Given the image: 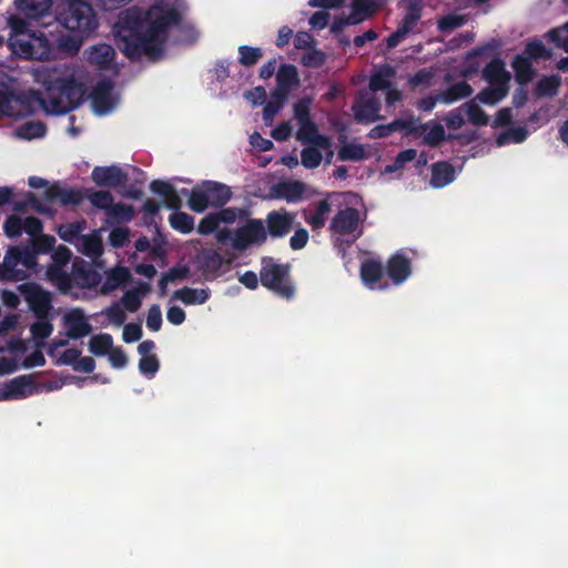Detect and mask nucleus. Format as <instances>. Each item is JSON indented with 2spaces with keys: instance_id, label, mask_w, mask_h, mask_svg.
Here are the masks:
<instances>
[{
  "instance_id": "obj_1",
  "label": "nucleus",
  "mask_w": 568,
  "mask_h": 568,
  "mask_svg": "<svg viewBox=\"0 0 568 568\" xmlns=\"http://www.w3.org/2000/svg\"><path fill=\"white\" fill-rule=\"evenodd\" d=\"M182 22L175 3L158 0L145 11L132 7L119 16L116 37L125 57L138 61L142 57L155 61L163 55L169 32Z\"/></svg>"
},
{
  "instance_id": "obj_2",
  "label": "nucleus",
  "mask_w": 568,
  "mask_h": 568,
  "mask_svg": "<svg viewBox=\"0 0 568 568\" xmlns=\"http://www.w3.org/2000/svg\"><path fill=\"white\" fill-rule=\"evenodd\" d=\"M44 84V92H33V98L47 114H65L83 101L84 85L72 75L50 78Z\"/></svg>"
},
{
  "instance_id": "obj_3",
  "label": "nucleus",
  "mask_w": 568,
  "mask_h": 568,
  "mask_svg": "<svg viewBox=\"0 0 568 568\" xmlns=\"http://www.w3.org/2000/svg\"><path fill=\"white\" fill-rule=\"evenodd\" d=\"M59 22L69 31L73 51H79L82 42L93 33L99 23L92 6L84 0H68L58 14Z\"/></svg>"
},
{
  "instance_id": "obj_4",
  "label": "nucleus",
  "mask_w": 568,
  "mask_h": 568,
  "mask_svg": "<svg viewBox=\"0 0 568 568\" xmlns=\"http://www.w3.org/2000/svg\"><path fill=\"white\" fill-rule=\"evenodd\" d=\"M189 193V207L195 213H203L209 206L223 207L232 199L229 185L216 181H203Z\"/></svg>"
},
{
  "instance_id": "obj_5",
  "label": "nucleus",
  "mask_w": 568,
  "mask_h": 568,
  "mask_svg": "<svg viewBox=\"0 0 568 568\" xmlns=\"http://www.w3.org/2000/svg\"><path fill=\"white\" fill-rule=\"evenodd\" d=\"M290 265L274 263L272 258H264L260 271L261 284L278 296L291 300L295 295V287L290 281Z\"/></svg>"
},
{
  "instance_id": "obj_6",
  "label": "nucleus",
  "mask_w": 568,
  "mask_h": 568,
  "mask_svg": "<svg viewBox=\"0 0 568 568\" xmlns=\"http://www.w3.org/2000/svg\"><path fill=\"white\" fill-rule=\"evenodd\" d=\"M329 230L338 235L351 236V242H355L364 233L361 212L352 206L338 210L331 220Z\"/></svg>"
},
{
  "instance_id": "obj_7",
  "label": "nucleus",
  "mask_w": 568,
  "mask_h": 568,
  "mask_svg": "<svg viewBox=\"0 0 568 568\" xmlns=\"http://www.w3.org/2000/svg\"><path fill=\"white\" fill-rule=\"evenodd\" d=\"M267 241L263 220L247 219L245 224L234 231L233 248L245 251L251 246H261Z\"/></svg>"
},
{
  "instance_id": "obj_8",
  "label": "nucleus",
  "mask_w": 568,
  "mask_h": 568,
  "mask_svg": "<svg viewBox=\"0 0 568 568\" xmlns=\"http://www.w3.org/2000/svg\"><path fill=\"white\" fill-rule=\"evenodd\" d=\"M54 244V236L41 233L27 245H17L21 268L27 270V273L33 271L38 265V254L50 252Z\"/></svg>"
},
{
  "instance_id": "obj_9",
  "label": "nucleus",
  "mask_w": 568,
  "mask_h": 568,
  "mask_svg": "<svg viewBox=\"0 0 568 568\" xmlns=\"http://www.w3.org/2000/svg\"><path fill=\"white\" fill-rule=\"evenodd\" d=\"M18 291L22 294L30 310L39 320H43L48 316L52 307V296L50 292L43 290L34 282L20 284Z\"/></svg>"
},
{
  "instance_id": "obj_10",
  "label": "nucleus",
  "mask_w": 568,
  "mask_h": 568,
  "mask_svg": "<svg viewBox=\"0 0 568 568\" xmlns=\"http://www.w3.org/2000/svg\"><path fill=\"white\" fill-rule=\"evenodd\" d=\"M295 215L286 209L273 210L266 214L264 222L267 237H285L293 229Z\"/></svg>"
},
{
  "instance_id": "obj_11",
  "label": "nucleus",
  "mask_w": 568,
  "mask_h": 568,
  "mask_svg": "<svg viewBox=\"0 0 568 568\" xmlns=\"http://www.w3.org/2000/svg\"><path fill=\"white\" fill-rule=\"evenodd\" d=\"M18 246H9L4 253L3 261L0 263V281L21 282L29 277L27 270L19 267Z\"/></svg>"
},
{
  "instance_id": "obj_12",
  "label": "nucleus",
  "mask_w": 568,
  "mask_h": 568,
  "mask_svg": "<svg viewBox=\"0 0 568 568\" xmlns=\"http://www.w3.org/2000/svg\"><path fill=\"white\" fill-rule=\"evenodd\" d=\"M385 266L381 261L367 258L361 263L359 276L369 290H387L388 283L383 282Z\"/></svg>"
},
{
  "instance_id": "obj_13",
  "label": "nucleus",
  "mask_w": 568,
  "mask_h": 568,
  "mask_svg": "<svg viewBox=\"0 0 568 568\" xmlns=\"http://www.w3.org/2000/svg\"><path fill=\"white\" fill-rule=\"evenodd\" d=\"M385 272L395 286L402 285L412 275V261L397 252L387 260Z\"/></svg>"
},
{
  "instance_id": "obj_14",
  "label": "nucleus",
  "mask_w": 568,
  "mask_h": 568,
  "mask_svg": "<svg viewBox=\"0 0 568 568\" xmlns=\"http://www.w3.org/2000/svg\"><path fill=\"white\" fill-rule=\"evenodd\" d=\"M92 181L98 186L116 187L128 182V174L119 166H95L91 173Z\"/></svg>"
},
{
  "instance_id": "obj_15",
  "label": "nucleus",
  "mask_w": 568,
  "mask_h": 568,
  "mask_svg": "<svg viewBox=\"0 0 568 568\" xmlns=\"http://www.w3.org/2000/svg\"><path fill=\"white\" fill-rule=\"evenodd\" d=\"M34 40L47 41L44 38H37L34 32H28L26 37L9 36L7 42L11 51L21 58L41 59V54L33 43Z\"/></svg>"
},
{
  "instance_id": "obj_16",
  "label": "nucleus",
  "mask_w": 568,
  "mask_h": 568,
  "mask_svg": "<svg viewBox=\"0 0 568 568\" xmlns=\"http://www.w3.org/2000/svg\"><path fill=\"white\" fill-rule=\"evenodd\" d=\"M36 383L32 375H20L4 385L3 399L26 398L36 392Z\"/></svg>"
},
{
  "instance_id": "obj_17",
  "label": "nucleus",
  "mask_w": 568,
  "mask_h": 568,
  "mask_svg": "<svg viewBox=\"0 0 568 568\" xmlns=\"http://www.w3.org/2000/svg\"><path fill=\"white\" fill-rule=\"evenodd\" d=\"M113 83L110 80H101L93 88L91 93V102L97 114L103 115L113 109L111 99Z\"/></svg>"
},
{
  "instance_id": "obj_18",
  "label": "nucleus",
  "mask_w": 568,
  "mask_h": 568,
  "mask_svg": "<svg viewBox=\"0 0 568 568\" xmlns=\"http://www.w3.org/2000/svg\"><path fill=\"white\" fill-rule=\"evenodd\" d=\"M64 324L68 327L69 338L79 339L89 335L92 331L91 324L87 321L84 313L80 308L71 310L64 315Z\"/></svg>"
},
{
  "instance_id": "obj_19",
  "label": "nucleus",
  "mask_w": 568,
  "mask_h": 568,
  "mask_svg": "<svg viewBox=\"0 0 568 568\" xmlns=\"http://www.w3.org/2000/svg\"><path fill=\"white\" fill-rule=\"evenodd\" d=\"M483 78L489 84L509 87L510 73L505 69V62L500 58H494L483 69Z\"/></svg>"
},
{
  "instance_id": "obj_20",
  "label": "nucleus",
  "mask_w": 568,
  "mask_h": 568,
  "mask_svg": "<svg viewBox=\"0 0 568 568\" xmlns=\"http://www.w3.org/2000/svg\"><path fill=\"white\" fill-rule=\"evenodd\" d=\"M44 196L49 201L59 200L63 205H79L83 200V194L77 189H63L57 184L47 187Z\"/></svg>"
},
{
  "instance_id": "obj_21",
  "label": "nucleus",
  "mask_w": 568,
  "mask_h": 568,
  "mask_svg": "<svg viewBox=\"0 0 568 568\" xmlns=\"http://www.w3.org/2000/svg\"><path fill=\"white\" fill-rule=\"evenodd\" d=\"M300 128L296 134L297 140L312 143L320 149H327L331 141L326 135L318 134L316 124L313 121L298 123Z\"/></svg>"
},
{
  "instance_id": "obj_22",
  "label": "nucleus",
  "mask_w": 568,
  "mask_h": 568,
  "mask_svg": "<svg viewBox=\"0 0 568 568\" xmlns=\"http://www.w3.org/2000/svg\"><path fill=\"white\" fill-rule=\"evenodd\" d=\"M24 103V95L16 93L7 85H0V114L16 116L20 113L18 105Z\"/></svg>"
},
{
  "instance_id": "obj_23",
  "label": "nucleus",
  "mask_w": 568,
  "mask_h": 568,
  "mask_svg": "<svg viewBox=\"0 0 568 568\" xmlns=\"http://www.w3.org/2000/svg\"><path fill=\"white\" fill-rule=\"evenodd\" d=\"M381 105L375 98L361 100L353 105L355 120L359 123H372L378 119Z\"/></svg>"
},
{
  "instance_id": "obj_24",
  "label": "nucleus",
  "mask_w": 568,
  "mask_h": 568,
  "mask_svg": "<svg viewBox=\"0 0 568 568\" xmlns=\"http://www.w3.org/2000/svg\"><path fill=\"white\" fill-rule=\"evenodd\" d=\"M14 4L27 18L39 19L50 11L52 0H14Z\"/></svg>"
},
{
  "instance_id": "obj_25",
  "label": "nucleus",
  "mask_w": 568,
  "mask_h": 568,
  "mask_svg": "<svg viewBox=\"0 0 568 568\" xmlns=\"http://www.w3.org/2000/svg\"><path fill=\"white\" fill-rule=\"evenodd\" d=\"M511 68L515 72V80L519 85L528 84L536 75L531 61L521 54H517L514 58Z\"/></svg>"
},
{
  "instance_id": "obj_26",
  "label": "nucleus",
  "mask_w": 568,
  "mask_h": 568,
  "mask_svg": "<svg viewBox=\"0 0 568 568\" xmlns=\"http://www.w3.org/2000/svg\"><path fill=\"white\" fill-rule=\"evenodd\" d=\"M454 179L455 169L450 163L446 161H440L433 164L430 184L434 187H444L450 182H453Z\"/></svg>"
},
{
  "instance_id": "obj_27",
  "label": "nucleus",
  "mask_w": 568,
  "mask_h": 568,
  "mask_svg": "<svg viewBox=\"0 0 568 568\" xmlns=\"http://www.w3.org/2000/svg\"><path fill=\"white\" fill-rule=\"evenodd\" d=\"M273 190L276 197L285 199L287 202H296L302 199L305 184L301 181H286L276 184Z\"/></svg>"
},
{
  "instance_id": "obj_28",
  "label": "nucleus",
  "mask_w": 568,
  "mask_h": 568,
  "mask_svg": "<svg viewBox=\"0 0 568 568\" xmlns=\"http://www.w3.org/2000/svg\"><path fill=\"white\" fill-rule=\"evenodd\" d=\"M73 282L82 288L93 287L98 284V274L84 262H74L72 266Z\"/></svg>"
},
{
  "instance_id": "obj_29",
  "label": "nucleus",
  "mask_w": 568,
  "mask_h": 568,
  "mask_svg": "<svg viewBox=\"0 0 568 568\" xmlns=\"http://www.w3.org/2000/svg\"><path fill=\"white\" fill-rule=\"evenodd\" d=\"M172 298L179 300L185 305L204 304L210 298V291L205 288H191L184 286L173 293Z\"/></svg>"
},
{
  "instance_id": "obj_30",
  "label": "nucleus",
  "mask_w": 568,
  "mask_h": 568,
  "mask_svg": "<svg viewBox=\"0 0 568 568\" xmlns=\"http://www.w3.org/2000/svg\"><path fill=\"white\" fill-rule=\"evenodd\" d=\"M423 4L420 0H408L406 12L398 26L403 32L408 34L416 27L422 18Z\"/></svg>"
},
{
  "instance_id": "obj_31",
  "label": "nucleus",
  "mask_w": 568,
  "mask_h": 568,
  "mask_svg": "<svg viewBox=\"0 0 568 568\" xmlns=\"http://www.w3.org/2000/svg\"><path fill=\"white\" fill-rule=\"evenodd\" d=\"M419 120L410 115L409 118H398L390 123L393 133L400 131L404 135H418L427 130V124L418 123Z\"/></svg>"
},
{
  "instance_id": "obj_32",
  "label": "nucleus",
  "mask_w": 568,
  "mask_h": 568,
  "mask_svg": "<svg viewBox=\"0 0 568 568\" xmlns=\"http://www.w3.org/2000/svg\"><path fill=\"white\" fill-rule=\"evenodd\" d=\"M300 85L298 72L293 64H282L276 73V87L291 91Z\"/></svg>"
},
{
  "instance_id": "obj_33",
  "label": "nucleus",
  "mask_w": 568,
  "mask_h": 568,
  "mask_svg": "<svg viewBox=\"0 0 568 568\" xmlns=\"http://www.w3.org/2000/svg\"><path fill=\"white\" fill-rule=\"evenodd\" d=\"M473 93L470 84L466 81H459L452 84L439 93V101L450 104L457 100L469 97Z\"/></svg>"
},
{
  "instance_id": "obj_34",
  "label": "nucleus",
  "mask_w": 568,
  "mask_h": 568,
  "mask_svg": "<svg viewBox=\"0 0 568 568\" xmlns=\"http://www.w3.org/2000/svg\"><path fill=\"white\" fill-rule=\"evenodd\" d=\"M131 277V274L126 267L119 266L111 270L102 285L101 292L108 294L118 287L126 284Z\"/></svg>"
},
{
  "instance_id": "obj_35",
  "label": "nucleus",
  "mask_w": 568,
  "mask_h": 568,
  "mask_svg": "<svg viewBox=\"0 0 568 568\" xmlns=\"http://www.w3.org/2000/svg\"><path fill=\"white\" fill-rule=\"evenodd\" d=\"M332 210V205L327 200H321L315 204L313 212L306 217V222L313 230H321L326 224V219Z\"/></svg>"
},
{
  "instance_id": "obj_36",
  "label": "nucleus",
  "mask_w": 568,
  "mask_h": 568,
  "mask_svg": "<svg viewBox=\"0 0 568 568\" xmlns=\"http://www.w3.org/2000/svg\"><path fill=\"white\" fill-rule=\"evenodd\" d=\"M377 7L376 0H353L349 16L358 24L372 17Z\"/></svg>"
},
{
  "instance_id": "obj_37",
  "label": "nucleus",
  "mask_w": 568,
  "mask_h": 568,
  "mask_svg": "<svg viewBox=\"0 0 568 568\" xmlns=\"http://www.w3.org/2000/svg\"><path fill=\"white\" fill-rule=\"evenodd\" d=\"M149 291L150 285L148 283L141 284L140 288L126 291L121 298L123 307L131 313L136 312L141 307L142 296Z\"/></svg>"
},
{
  "instance_id": "obj_38",
  "label": "nucleus",
  "mask_w": 568,
  "mask_h": 568,
  "mask_svg": "<svg viewBox=\"0 0 568 568\" xmlns=\"http://www.w3.org/2000/svg\"><path fill=\"white\" fill-rule=\"evenodd\" d=\"M509 91V87H503L498 84H489L488 88L481 90L477 95L476 100L484 104L494 105L501 101Z\"/></svg>"
},
{
  "instance_id": "obj_39",
  "label": "nucleus",
  "mask_w": 568,
  "mask_h": 568,
  "mask_svg": "<svg viewBox=\"0 0 568 568\" xmlns=\"http://www.w3.org/2000/svg\"><path fill=\"white\" fill-rule=\"evenodd\" d=\"M47 276L61 292H68L72 287V273H67L60 265H49Z\"/></svg>"
},
{
  "instance_id": "obj_40",
  "label": "nucleus",
  "mask_w": 568,
  "mask_h": 568,
  "mask_svg": "<svg viewBox=\"0 0 568 568\" xmlns=\"http://www.w3.org/2000/svg\"><path fill=\"white\" fill-rule=\"evenodd\" d=\"M134 209L130 204L113 203L106 216L112 223H129L134 219Z\"/></svg>"
},
{
  "instance_id": "obj_41",
  "label": "nucleus",
  "mask_w": 568,
  "mask_h": 568,
  "mask_svg": "<svg viewBox=\"0 0 568 568\" xmlns=\"http://www.w3.org/2000/svg\"><path fill=\"white\" fill-rule=\"evenodd\" d=\"M113 347V338L108 333L98 334L91 337L89 349L95 356L106 355Z\"/></svg>"
},
{
  "instance_id": "obj_42",
  "label": "nucleus",
  "mask_w": 568,
  "mask_h": 568,
  "mask_svg": "<svg viewBox=\"0 0 568 568\" xmlns=\"http://www.w3.org/2000/svg\"><path fill=\"white\" fill-rule=\"evenodd\" d=\"M560 78L557 75L542 77L535 85V94L538 98L554 97L558 93Z\"/></svg>"
},
{
  "instance_id": "obj_43",
  "label": "nucleus",
  "mask_w": 568,
  "mask_h": 568,
  "mask_svg": "<svg viewBox=\"0 0 568 568\" xmlns=\"http://www.w3.org/2000/svg\"><path fill=\"white\" fill-rule=\"evenodd\" d=\"M169 222L173 230L183 234H187L194 229L193 216L181 211L172 213L169 217Z\"/></svg>"
},
{
  "instance_id": "obj_44",
  "label": "nucleus",
  "mask_w": 568,
  "mask_h": 568,
  "mask_svg": "<svg viewBox=\"0 0 568 568\" xmlns=\"http://www.w3.org/2000/svg\"><path fill=\"white\" fill-rule=\"evenodd\" d=\"M394 75V70L390 67H385L384 69L379 70L378 72H375L372 74L369 79V89L373 92H377L381 90L389 89L390 78Z\"/></svg>"
},
{
  "instance_id": "obj_45",
  "label": "nucleus",
  "mask_w": 568,
  "mask_h": 568,
  "mask_svg": "<svg viewBox=\"0 0 568 568\" xmlns=\"http://www.w3.org/2000/svg\"><path fill=\"white\" fill-rule=\"evenodd\" d=\"M87 199L94 207L105 211V214H108L114 203L111 192L104 190L89 191Z\"/></svg>"
},
{
  "instance_id": "obj_46",
  "label": "nucleus",
  "mask_w": 568,
  "mask_h": 568,
  "mask_svg": "<svg viewBox=\"0 0 568 568\" xmlns=\"http://www.w3.org/2000/svg\"><path fill=\"white\" fill-rule=\"evenodd\" d=\"M337 158L341 161L357 162L366 159V152L363 145L349 143L338 150Z\"/></svg>"
},
{
  "instance_id": "obj_47",
  "label": "nucleus",
  "mask_w": 568,
  "mask_h": 568,
  "mask_svg": "<svg viewBox=\"0 0 568 568\" xmlns=\"http://www.w3.org/2000/svg\"><path fill=\"white\" fill-rule=\"evenodd\" d=\"M239 62L244 67L255 65L263 57V51L257 47L240 45L239 47Z\"/></svg>"
},
{
  "instance_id": "obj_48",
  "label": "nucleus",
  "mask_w": 568,
  "mask_h": 568,
  "mask_svg": "<svg viewBox=\"0 0 568 568\" xmlns=\"http://www.w3.org/2000/svg\"><path fill=\"white\" fill-rule=\"evenodd\" d=\"M47 132V126L42 122H27L22 124L17 133L18 136L26 139V140H32L44 136Z\"/></svg>"
},
{
  "instance_id": "obj_49",
  "label": "nucleus",
  "mask_w": 568,
  "mask_h": 568,
  "mask_svg": "<svg viewBox=\"0 0 568 568\" xmlns=\"http://www.w3.org/2000/svg\"><path fill=\"white\" fill-rule=\"evenodd\" d=\"M221 210L215 212L219 223L232 224L237 219L243 220L250 215V212L245 209L240 207H220Z\"/></svg>"
},
{
  "instance_id": "obj_50",
  "label": "nucleus",
  "mask_w": 568,
  "mask_h": 568,
  "mask_svg": "<svg viewBox=\"0 0 568 568\" xmlns=\"http://www.w3.org/2000/svg\"><path fill=\"white\" fill-rule=\"evenodd\" d=\"M464 106L466 108L468 120L470 121V123L477 126H484L488 124V115L476 103L475 100L466 102Z\"/></svg>"
},
{
  "instance_id": "obj_51",
  "label": "nucleus",
  "mask_w": 568,
  "mask_h": 568,
  "mask_svg": "<svg viewBox=\"0 0 568 568\" xmlns=\"http://www.w3.org/2000/svg\"><path fill=\"white\" fill-rule=\"evenodd\" d=\"M528 136V130L525 126L511 128L497 138V144L504 145L508 142L523 143Z\"/></svg>"
},
{
  "instance_id": "obj_52",
  "label": "nucleus",
  "mask_w": 568,
  "mask_h": 568,
  "mask_svg": "<svg viewBox=\"0 0 568 568\" xmlns=\"http://www.w3.org/2000/svg\"><path fill=\"white\" fill-rule=\"evenodd\" d=\"M521 55L527 57L528 60L547 59L550 57V52L546 49L540 40H532L528 42L524 49Z\"/></svg>"
},
{
  "instance_id": "obj_53",
  "label": "nucleus",
  "mask_w": 568,
  "mask_h": 568,
  "mask_svg": "<svg viewBox=\"0 0 568 568\" xmlns=\"http://www.w3.org/2000/svg\"><path fill=\"white\" fill-rule=\"evenodd\" d=\"M323 155L317 146H308L301 152L302 165L306 169H316L320 166Z\"/></svg>"
},
{
  "instance_id": "obj_54",
  "label": "nucleus",
  "mask_w": 568,
  "mask_h": 568,
  "mask_svg": "<svg viewBox=\"0 0 568 568\" xmlns=\"http://www.w3.org/2000/svg\"><path fill=\"white\" fill-rule=\"evenodd\" d=\"M85 227V222H72L68 224H63L59 227L58 234L60 239H62L65 242H72L73 240L78 239L82 231Z\"/></svg>"
},
{
  "instance_id": "obj_55",
  "label": "nucleus",
  "mask_w": 568,
  "mask_h": 568,
  "mask_svg": "<svg viewBox=\"0 0 568 568\" xmlns=\"http://www.w3.org/2000/svg\"><path fill=\"white\" fill-rule=\"evenodd\" d=\"M103 251L102 241L97 235H85L82 237V252L87 256L97 257Z\"/></svg>"
},
{
  "instance_id": "obj_56",
  "label": "nucleus",
  "mask_w": 568,
  "mask_h": 568,
  "mask_svg": "<svg viewBox=\"0 0 568 568\" xmlns=\"http://www.w3.org/2000/svg\"><path fill=\"white\" fill-rule=\"evenodd\" d=\"M326 61V54L315 48L310 49L302 55L301 63L306 68H321Z\"/></svg>"
},
{
  "instance_id": "obj_57",
  "label": "nucleus",
  "mask_w": 568,
  "mask_h": 568,
  "mask_svg": "<svg viewBox=\"0 0 568 568\" xmlns=\"http://www.w3.org/2000/svg\"><path fill=\"white\" fill-rule=\"evenodd\" d=\"M9 27V36H22L26 37V33L32 32L29 28V23L19 16H10L7 20Z\"/></svg>"
},
{
  "instance_id": "obj_58",
  "label": "nucleus",
  "mask_w": 568,
  "mask_h": 568,
  "mask_svg": "<svg viewBox=\"0 0 568 568\" xmlns=\"http://www.w3.org/2000/svg\"><path fill=\"white\" fill-rule=\"evenodd\" d=\"M160 368V362L156 355L141 357L139 361V371L142 375L153 377Z\"/></svg>"
},
{
  "instance_id": "obj_59",
  "label": "nucleus",
  "mask_w": 568,
  "mask_h": 568,
  "mask_svg": "<svg viewBox=\"0 0 568 568\" xmlns=\"http://www.w3.org/2000/svg\"><path fill=\"white\" fill-rule=\"evenodd\" d=\"M53 331V325L49 321L39 320L30 326V332L34 339L43 341L48 338Z\"/></svg>"
},
{
  "instance_id": "obj_60",
  "label": "nucleus",
  "mask_w": 568,
  "mask_h": 568,
  "mask_svg": "<svg viewBox=\"0 0 568 568\" xmlns=\"http://www.w3.org/2000/svg\"><path fill=\"white\" fill-rule=\"evenodd\" d=\"M4 233L8 237H18L23 231L22 220L17 215H10L3 224Z\"/></svg>"
},
{
  "instance_id": "obj_61",
  "label": "nucleus",
  "mask_w": 568,
  "mask_h": 568,
  "mask_svg": "<svg viewBox=\"0 0 568 568\" xmlns=\"http://www.w3.org/2000/svg\"><path fill=\"white\" fill-rule=\"evenodd\" d=\"M105 316L115 326H122L125 322V313L119 303L114 302L104 311Z\"/></svg>"
},
{
  "instance_id": "obj_62",
  "label": "nucleus",
  "mask_w": 568,
  "mask_h": 568,
  "mask_svg": "<svg viewBox=\"0 0 568 568\" xmlns=\"http://www.w3.org/2000/svg\"><path fill=\"white\" fill-rule=\"evenodd\" d=\"M114 55V51L110 45L102 44L94 47L91 53V60L99 64H108Z\"/></svg>"
},
{
  "instance_id": "obj_63",
  "label": "nucleus",
  "mask_w": 568,
  "mask_h": 568,
  "mask_svg": "<svg viewBox=\"0 0 568 568\" xmlns=\"http://www.w3.org/2000/svg\"><path fill=\"white\" fill-rule=\"evenodd\" d=\"M445 140V129L442 124H435L430 128L424 138L425 144L435 148Z\"/></svg>"
},
{
  "instance_id": "obj_64",
  "label": "nucleus",
  "mask_w": 568,
  "mask_h": 568,
  "mask_svg": "<svg viewBox=\"0 0 568 568\" xmlns=\"http://www.w3.org/2000/svg\"><path fill=\"white\" fill-rule=\"evenodd\" d=\"M222 264V256L216 251H207L202 256V266L207 271L215 272L221 268Z\"/></svg>"
}]
</instances>
